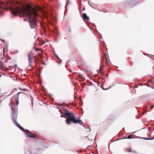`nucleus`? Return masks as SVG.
<instances>
[{
  "label": "nucleus",
  "instance_id": "obj_23",
  "mask_svg": "<svg viewBox=\"0 0 154 154\" xmlns=\"http://www.w3.org/2000/svg\"><path fill=\"white\" fill-rule=\"evenodd\" d=\"M2 76V75L0 74V77Z\"/></svg>",
  "mask_w": 154,
  "mask_h": 154
},
{
  "label": "nucleus",
  "instance_id": "obj_15",
  "mask_svg": "<svg viewBox=\"0 0 154 154\" xmlns=\"http://www.w3.org/2000/svg\"><path fill=\"white\" fill-rule=\"evenodd\" d=\"M131 135H129L127 137H126V138L128 139H131Z\"/></svg>",
  "mask_w": 154,
  "mask_h": 154
},
{
  "label": "nucleus",
  "instance_id": "obj_26",
  "mask_svg": "<svg viewBox=\"0 0 154 154\" xmlns=\"http://www.w3.org/2000/svg\"><path fill=\"white\" fill-rule=\"evenodd\" d=\"M44 43H45V42H43V44H44Z\"/></svg>",
  "mask_w": 154,
  "mask_h": 154
},
{
  "label": "nucleus",
  "instance_id": "obj_4",
  "mask_svg": "<svg viewBox=\"0 0 154 154\" xmlns=\"http://www.w3.org/2000/svg\"><path fill=\"white\" fill-rule=\"evenodd\" d=\"M49 11H50V13L49 12V14H50L51 18L54 21H56L57 20V18L56 17V14L55 13L52 11V8H50L49 7Z\"/></svg>",
  "mask_w": 154,
  "mask_h": 154
},
{
  "label": "nucleus",
  "instance_id": "obj_13",
  "mask_svg": "<svg viewBox=\"0 0 154 154\" xmlns=\"http://www.w3.org/2000/svg\"><path fill=\"white\" fill-rule=\"evenodd\" d=\"M18 127L22 131L24 132V131H25L26 130H25L20 125H19V126H18Z\"/></svg>",
  "mask_w": 154,
  "mask_h": 154
},
{
  "label": "nucleus",
  "instance_id": "obj_16",
  "mask_svg": "<svg viewBox=\"0 0 154 154\" xmlns=\"http://www.w3.org/2000/svg\"><path fill=\"white\" fill-rule=\"evenodd\" d=\"M128 151L129 152H132L131 149L130 148L127 149Z\"/></svg>",
  "mask_w": 154,
  "mask_h": 154
},
{
  "label": "nucleus",
  "instance_id": "obj_14",
  "mask_svg": "<svg viewBox=\"0 0 154 154\" xmlns=\"http://www.w3.org/2000/svg\"><path fill=\"white\" fill-rule=\"evenodd\" d=\"M0 3L2 5V8H4V6H5V3L4 2H0Z\"/></svg>",
  "mask_w": 154,
  "mask_h": 154
},
{
  "label": "nucleus",
  "instance_id": "obj_7",
  "mask_svg": "<svg viewBox=\"0 0 154 154\" xmlns=\"http://www.w3.org/2000/svg\"><path fill=\"white\" fill-rule=\"evenodd\" d=\"M26 133V135L27 136L29 137L30 138H36V136L33 134L30 131L28 130H26L24 132Z\"/></svg>",
  "mask_w": 154,
  "mask_h": 154
},
{
  "label": "nucleus",
  "instance_id": "obj_11",
  "mask_svg": "<svg viewBox=\"0 0 154 154\" xmlns=\"http://www.w3.org/2000/svg\"><path fill=\"white\" fill-rule=\"evenodd\" d=\"M0 68L2 70H4V69L5 68V66L2 64L1 62H0Z\"/></svg>",
  "mask_w": 154,
  "mask_h": 154
},
{
  "label": "nucleus",
  "instance_id": "obj_17",
  "mask_svg": "<svg viewBox=\"0 0 154 154\" xmlns=\"http://www.w3.org/2000/svg\"><path fill=\"white\" fill-rule=\"evenodd\" d=\"M154 139V136H153V137L152 138H147V139L149 140H153Z\"/></svg>",
  "mask_w": 154,
  "mask_h": 154
},
{
  "label": "nucleus",
  "instance_id": "obj_8",
  "mask_svg": "<svg viewBox=\"0 0 154 154\" xmlns=\"http://www.w3.org/2000/svg\"><path fill=\"white\" fill-rule=\"evenodd\" d=\"M12 114V115H17L18 114V111L16 110L15 111L16 109L14 108V106H12L11 107Z\"/></svg>",
  "mask_w": 154,
  "mask_h": 154
},
{
  "label": "nucleus",
  "instance_id": "obj_10",
  "mask_svg": "<svg viewBox=\"0 0 154 154\" xmlns=\"http://www.w3.org/2000/svg\"><path fill=\"white\" fill-rule=\"evenodd\" d=\"M34 49L35 50V51L37 52H38L39 51V52H38V55L39 56H41L42 53V51L41 50V49L38 48L36 47H34Z\"/></svg>",
  "mask_w": 154,
  "mask_h": 154
},
{
  "label": "nucleus",
  "instance_id": "obj_19",
  "mask_svg": "<svg viewBox=\"0 0 154 154\" xmlns=\"http://www.w3.org/2000/svg\"><path fill=\"white\" fill-rule=\"evenodd\" d=\"M98 72L100 73L101 72V69L100 68H99V70H97Z\"/></svg>",
  "mask_w": 154,
  "mask_h": 154
},
{
  "label": "nucleus",
  "instance_id": "obj_25",
  "mask_svg": "<svg viewBox=\"0 0 154 154\" xmlns=\"http://www.w3.org/2000/svg\"><path fill=\"white\" fill-rule=\"evenodd\" d=\"M61 116V117H63V116Z\"/></svg>",
  "mask_w": 154,
  "mask_h": 154
},
{
  "label": "nucleus",
  "instance_id": "obj_22",
  "mask_svg": "<svg viewBox=\"0 0 154 154\" xmlns=\"http://www.w3.org/2000/svg\"><path fill=\"white\" fill-rule=\"evenodd\" d=\"M133 152L135 153L136 154H137V153L136 152H134L133 151Z\"/></svg>",
  "mask_w": 154,
  "mask_h": 154
},
{
  "label": "nucleus",
  "instance_id": "obj_24",
  "mask_svg": "<svg viewBox=\"0 0 154 154\" xmlns=\"http://www.w3.org/2000/svg\"><path fill=\"white\" fill-rule=\"evenodd\" d=\"M61 106H64V105H63V104H62Z\"/></svg>",
  "mask_w": 154,
  "mask_h": 154
},
{
  "label": "nucleus",
  "instance_id": "obj_21",
  "mask_svg": "<svg viewBox=\"0 0 154 154\" xmlns=\"http://www.w3.org/2000/svg\"><path fill=\"white\" fill-rule=\"evenodd\" d=\"M48 23H49V24H52V22L51 21H50L49 20V22H48Z\"/></svg>",
  "mask_w": 154,
  "mask_h": 154
},
{
  "label": "nucleus",
  "instance_id": "obj_18",
  "mask_svg": "<svg viewBox=\"0 0 154 154\" xmlns=\"http://www.w3.org/2000/svg\"><path fill=\"white\" fill-rule=\"evenodd\" d=\"M19 89H20V90H22L23 91H26V89H24V88L23 89H21V88H19Z\"/></svg>",
  "mask_w": 154,
  "mask_h": 154
},
{
  "label": "nucleus",
  "instance_id": "obj_9",
  "mask_svg": "<svg viewBox=\"0 0 154 154\" xmlns=\"http://www.w3.org/2000/svg\"><path fill=\"white\" fill-rule=\"evenodd\" d=\"M82 19L84 21H88L89 20V18L87 16L85 13H84L82 16Z\"/></svg>",
  "mask_w": 154,
  "mask_h": 154
},
{
  "label": "nucleus",
  "instance_id": "obj_12",
  "mask_svg": "<svg viewBox=\"0 0 154 154\" xmlns=\"http://www.w3.org/2000/svg\"><path fill=\"white\" fill-rule=\"evenodd\" d=\"M79 76L80 79H82V81H84L85 80L84 78L83 77V75L81 74H79Z\"/></svg>",
  "mask_w": 154,
  "mask_h": 154
},
{
  "label": "nucleus",
  "instance_id": "obj_5",
  "mask_svg": "<svg viewBox=\"0 0 154 154\" xmlns=\"http://www.w3.org/2000/svg\"><path fill=\"white\" fill-rule=\"evenodd\" d=\"M24 94L23 92H20L17 94H16L14 97V100L15 101V103H16L17 106L19 104V102L18 101L19 98L20 96H23V94Z\"/></svg>",
  "mask_w": 154,
  "mask_h": 154
},
{
  "label": "nucleus",
  "instance_id": "obj_3",
  "mask_svg": "<svg viewBox=\"0 0 154 154\" xmlns=\"http://www.w3.org/2000/svg\"><path fill=\"white\" fill-rule=\"evenodd\" d=\"M28 57L29 65L32 67L33 63L36 62L35 59H34V56L33 54H28Z\"/></svg>",
  "mask_w": 154,
  "mask_h": 154
},
{
  "label": "nucleus",
  "instance_id": "obj_6",
  "mask_svg": "<svg viewBox=\"0 0 154 154\" xmlns=\"http://www.w3.org/2000/svg\"><path fill=\"white\" fill-rule=\"evenodd\" d=\"M63 112H61V114L65 116H74V114L71 111H69L66 109H63Z\"/></svg>",
  "mask_w": 154,
  "mask_h": 154
},
{
  "label": "nucleus",
  "instance_id": "obj_1",
  "mask_svg": "<svg viewBox=\"0 0 154 154\" xmlns=\"http://www.w3.org/2000/svg\"><path fill=\"white\" fill-rule=\"evenodd\" d=\"M10 9L12 14L14 15L17 16L19 13L26 16L28 19V21L32 28H34L37 25L35 17L38 16L37 12L38 11L41 12L43 11L41 8L37 6L34 8H32L29 4L27 5L26 8H23L11 7Z\"/></svg>",
  "mask_w": 154,
  "mask_h": 154
},
{
  "label": "nucleus",
  "instance_id": "obj_20",
  "mask_svg": "<svg viewBox=\"0 0 154 154\" xmlns=\"http://www.w3.org/2000/svg\"><path fill=\"white\" fill-rule=\"evenodd\" d=\"M154 107V105H152L150 106V109H152Z\"/></svg>",
  "mask_w": 154,
  "mask_h": 154
},
{
  "label": "nucleus",
  "instance_id": "obj_2",
  "mask_svg": "<svg viewBox=\"0 0 154 154\" xmlns=\"http://www.w3.org/2000/svg\"><path fill=\"white\" fill-rule=\"evenodd\" d=\"M68 118L66 119V122L67 124H69L71 121H72L75 123H79L82 125L85 128H87V127L89 128L88 126H86L84 123L80 119L76 118L74 116H68Z\"/></svg>",
  "mask_w": 154,
  "mask_h": 154
}]
</instances>
